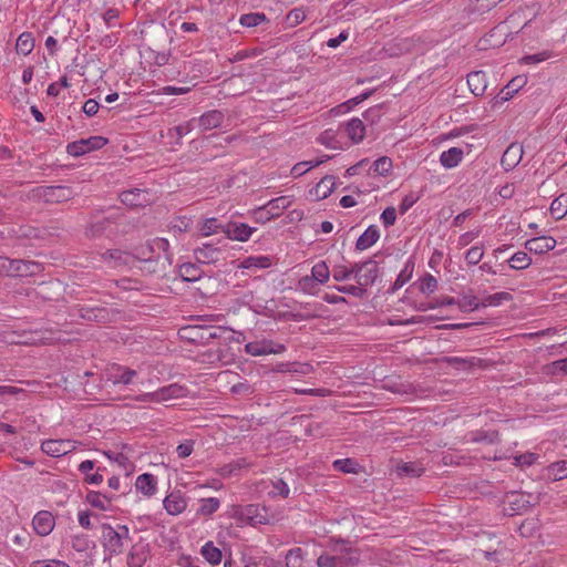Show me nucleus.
<instances>
[{
	"instance_id": "obj_18",
	"label": "nucleus",
	"mask_w": 567,
	"mask_h": 567,
	"mask_svg": "<svg viewBox=\"0 0 567 567\" xmlns=\"http://www.w3.org/2000/svg\"><path fill=\"white\" fill-rule=\"evenodd\" d=\"M555 246L556 240L550 236L535 237L525 243V248L536 255L546 254L553 250Z\"/></svg>"
},
{
	"instance_id": "obj_49",
	"label": "nucleus",
	"mask_w": 567,
	"mask_h": 567,
	"mask_svg": "<svg viewBox=\"0 0 567 567\" xmlns=\"http://www.w3.org/2000/svg\"><path fill=\"white\" fill-rule=\"evenodd\" d=\"M267 21V17L262 12H252L243 14L239 19L241 25L251 28Z\"/></svg>"
},
{
	"instance_id": "obj_42",
	"label": "nucleus",
	"mask_w": 567,
	"mask_h": 567,
	"mask_svg": "<svg viewBox=\"0 0 567 567\" xmlns=\"http://www.w3.org/2000/svg\"><path fill=\"white\" fill-rule=\"evenodd\" d=\"M543 373L550 377L567 375V358L545 364Z\"/></svg>"
},
{
	"instance_id": "obj_10",
	"label": "nucleus",
	"mask_w": 567,
	"mask_h": 567,
	"mask_svg": "<svg viewBox=\"0 0 567 567\" xmlns=\"http://www.w3.org/2000/svg\"><path fill=\"white\" fill-rule=\"evenodd\" d=\"M256 228L248 226L245 223L228 221L223 227V233L230 240L247 241Z\"/></svg>"
},
{
	"instance_id": "obj_51",
	"label": "nucleus",
	"mask_w": 567,
	"mask_h": 567,
	"mask_svg": "<svg viewBox=\"0 0 567 567\" xmlns=\"http://www.w3.org/2000/svg\"><path fill=\"white\" fill-rule=\"evenodd\" d=\"M318 282L311 276H303L298 280V289L308 295H317Z\"/></svg>"
},
{
	"instance_id": "obj_8",
	"label": "nucleus",
	"mask_w": 567,
	"mask_h": 567,
	"mask_svg": "<svg viewBox=\"0 0 567 567\" xmlns=\"http://www.w3.org/2000/svg\"><path fill=\"white\" fill-rule=\"evenodd\" d=\"M238 517L251 526L268 524V513L265 506L249 504L240 509Z\"/></svg>"
},
{
	"instance_id": "obj_43",
	"label": "nucleus",
	"mask_w": 567,
	"mask_h": 567,
	"mask_svg": "<svg viewBox=\"0 0 567 567\" xmlns=\"http://www.w3.org/2000/svg\"><path fill=\"white\" fill-rule=\"evenodd\" d=\"M414 264L409 261L405 264L404 268L398 275L393 286L390 288L389 292L393 293L400 288H402L412 277Z\"/></svg>"
},
{
	"instance_id": "obj_46",
	"label": "nucleus",
	"mask_w": 567,
	"mask_h": 567,
	"mask_svg": "<svg viewBox=\"0 0 567 567\" xmlns=\"http://www.w3.org/2000/svg\"><path fill=\"white\" fill-rule=\"evenodd\" d=\"M508 503L514 512L526 511L530 506L529 499L522 493H512Z\"/></svg>"
},
{
	"instance_id": "obj_3",
	"label": "nucleus",
	"mask_w": 567,
	"mask_h": 567,
	"mask_svg": "<svg viewBox=\"0 0 567 567\" xmlns=\"http://www.w3.org/2000/svg\"><path fill=\"white\" fill-rule=\"evenodd\" d=\"M43 267L40 262L23 259H11L2 256L0 259V275L9 277H33L40 274Z\"/></svg>"
},
{
	"instance_id": "obj_60",
	"label": "nucleus",
	"mask_w": 567,
	"mask_h": 567,
	"mask_svg": "<svg viewBox=\"0 0 567 567\" xmlns=\"http://www.w3.org/2000/svg\"><path fill=\"white\" fill-rule=\"evenodd\" d=\"M551 56H553V52L546 50V51H543V52H539L536 54L525 55L522 59V62L525 64H536V63L544 62V61L550 59Z\"/></svg>"
},
{
	"instance_id": "obj_36",
	"label": "nucleus",
	"mask_w": 567,
	"mask_h": 567,
	"mask_svg": "<svg viewBox=\"0 0 567 567\" xmlns=\"http://www.w3.org/2000/svg\"><path fill=\"white\" fill-rule=\"evenodd\" d=\"M202 269L195 264L185 262L179 266V276L184 281H197L202 278Z\"/></svg>"
},
{
	"instance_id": "obj_52",
	"label": "nucleus",
	"mask_w": 567,
	"mask_h": 567,
	"mask_svg": "<svg viewBox=\"0 0 567 567\" xmlns=\"http://www.w3.org/2000/svg\"><path fill=\"white\" fill-rule=\"evenodd\" d=\"M457 306L462 311H473L482 307L474 295H463L457 299Z\"/></svg>"
},
{
	"instance_id": "obj_56",
	"label": "nucleus",
	"mask_w": 567,
	"mask_h": 567,
	"mask_svg": "<svg viewBox=\"0 0 567 567\" xmlns=\"http://www.w3.org/2000/svg\"><path fill=\"white\" fill-rule=\"evenodd\" d=\"M484 256L483 245L471 247L465 254V261L470 266L477 265Z\"/></svg>"
},
{
	"instance_id": "obj_15",
	"label": "nucleus",
	"mask_w": 567,
	"mask_h": 567,
	"mask_svg": "<svg viewBox=\"0 0 567 567\" xmlns=\"http://www.w3.org/2000/svg\"><path fill=\"white\" fill-rule=\"evenodd\" d=\"M120 199L131 208L144 207L150 203L148 193L138 188L122 192Z\"/></svg>"
},
{
	"instance_id": "obj_32",
	"label": "nucleus",
	"mask_w": 567,
	"mask_h": 567,
	"mask_svg": "<svg viewBox=\"0 0 567 567\" xmlns=\"http://www.w3.org/2000/svg\"><path fill=\"white\" fill-rule=\"evenodd\" d=\"M158 401L164 402L171 399L183 398L186 394V389L177 383L163 386L157 390Z\"/></svg>"
},
{
	"instance_id": "obj_2",
	"label": "nucleus",
	"mask_w": 567,
	"mask_h": 567,
	"mask_svg": "<svg viewBox=\"0 0 567 567\" xmlns=\"http://www.w3.org/2000/svg\"><path fill=\"white\" fill-rule=\"evenodd\" d=\"M130 539V529L126 525L102 524V545L110 556H117L124 551L125 542Z\"/></svg>"
},
{
	"instance_id": "obj_41",
	"label": "nucleus",
	"mask_w": 567,
	"mask_h": 567,
	"mask_svg": "<svg viewBox=\"0 0 567 567\" xmlns=\"http://www.w3.org/2000/svg\"><path fill=\"white\" fill-rule=\"evenodd\" d=\"M34 48V38L30 32H23L19 35L16 50L19 54L28 55Z\"/></svg>"
},
{
	"instance_id": "obj_29",
	"label": "nucleus",
	"mask_w": 567,
	"mask_h": 567,
	"mask_svg": "<svg viewBox=\"0 0 567 567\" xmlns=\"http://www.w3.org/2000/svg\"><path fill=\"white\" fill-rule=\"evenodd\" d=\"M113 497L114 495H106L100 492L90 491L86 494L85 499L92 507L99 508L101 511H107L111 506Z\"/></svg>"
},
{
	"instance_id": "obj_11",
	"label": "nucleus",
	"mask_w": 567,
	"mask_h": 567,
	"mask_svg": "<svg viewBox=\"0 0 567 567\" xmlns=\"http://www.w3.org/2000/svg\"><path fill=\"white\" fill-rule=\"evenodd\" d=\"M55 526V518L49 511L38 512L32 519L33 530L39 536H48Z\"/></svg>"
},
{
	"instance_id": "obj_55",
	"label": "nucleus",
	"mask_w": 567,
	"mask_h": 567,
	"mask_svg": "<svg viewBox=\"0 0 567 567\" xmlns=\"http://www.w3.org/2000/svg\"><path fill=\"white\" fill-rule=\"evenodd\" d=\"M323 162H324V159H316V161L297 163L291 168V174L293 177H299V176L306 174L310 168L317 167L320 164H322Z\"/></svg>"
},
{
	"instance_id": "obj_64",
	"label": "nucleus",
	"mask_w": 567,
	"mask_h": 567,
	"mask_svg": "<svg viewBox=\"0 0 567 567\" xmlns=\"http://www.w3.org/2000/svg\"><path fill=\"white\" fill-rule=\"evenodd\" d=\"M30 567H70L66 563L59 559L37 560Z\"/></svg>"
},
{
	"instance_id": "obj_19",
	"label": "nucleus",
	"mask_w": 567,
	"mask_h": 567,
	"mask_svg": "<svg viewBox=\"0 0 567 567\" xmlns=\"http://www.w3.org/2000/svg\"><path fill=\"white\" fill-rule=\"evenodd\" d=\"M196 261L200 264L217 262L221 256V249L212 244H203L200 247L194 249Z\"/></svg>"
},
{
	"instance_id": "obj_44",
	"label": "nucleus",
	"mask_w": 567,
	"mask_h": 567,
	"mask_svg": "<svg viewBox=\"0 0 567 567\" xmlns=\"http://www.w3.org/2000/svg\"><path fill=\"white\" fill-rule=\"evenodd\" d=\"M318 284H326L330 278V270L326 261L317 262L312 269L310 275Z\"/></svg>"
},
{
	"instance_id": "obj_61",
	"label": "nucleus",
	"mask_w": 567,
	"mask_h": 567,
	"mask_svg": "<svg viewBox=\"0 0 567 567\" xmlns=\"http://www.w3.org/2000/svg\"><path fill=\"white\" fill-rule=\"evenodd\" d=\"M336 289L339 292L348 293V295H351V296H354V297H359V298L364 297L365 293H367V289L363 286H360V285H358V286H353V285L337 286Z\"/></svg>"
},
{
	"instance_id": "obj_38",
	"label": "nucleus",
	"mask_w": 567,
	"mask_h": 567,
	"mask_svg": "<svg viewBox=\"0 0 567 567\" xmlns=\"http://www.w3.org/2000/svg\"><path fill=\"white\" fill-rule=\"evenodd\" d=\"M550 215L559 220L564 218L567 214V193L560 194L556 197L550 205Z\"/></svg>"
},
{
	"instance_id": "obj_50",
	"label": "nucleus",
	"mask_w": 567,
	"mask_h": 567,
	"mask_svg": "<svg viewBox=\"0 0 567 567\" xmlns=\"http://www.w3.org/2000/svg\"><path fill=\"white\" fill-rule=\"evenodd\" d=\"M286 565L287 567H306L300 547L292 548L287 553Z\"/></svg>"
},
{
	"instance_id": "obj_9",
	"label": "nucleus",
	"mask_w": 567,
	"mask_h": 567,
	"mask_svg": "<svg viewBox=\"0 0 567 567\" xmlns=\"http://www.w3.org/2000/svg\"><path fill=\"white\" fill-rule=\"evenodd\" d=\"M173 256L167 251H164L155 257L143 262L141 269L151 275L164 276L167 268L172 265Z\"/></svg>"
},
{
	"instance_id": "obj_7",
	"label": "nucleus",
	"mask_w": 567,
	"mask_h": 567,
	"mask_svg": "<svg viewBox=\"0 0 567 567\" xmlns=\"http://www.w3.org/2000/svg\"><path fill=\"white\" fill-rule=\"evenodd\" d=\"M245 351L254 357L267 355V354H279L286 351V346L282 343L275 342L272 340H261L248 342L245 346Z\"/></svg>"
},
{
	"instance_id": "obj_47",
	"label": "nucleus",
	"mask_w": 567,
	"mask_h": 567,
	"mask_svg": "<svg viewBox=\"0 0 567 567\" xmlns=\"http://www.w3.org/2000/svg\"><path fill=\"white\" fill-rule=\"evenodd\" d=\"M508 262L511 268L520 270L530 266L532 258L525 251H518L509 258Z\"/></svg>"
},
{
	"instance_id": "obj_59",
	"label": "nucleus",
	"mask_w": 567,
	"mask_h": 567,
	"mask_svg": "<svg viewBox=\"0 0 567 567\" xmlns=\"http://www.w3.org/2000/svg\"><path fill=\"white\" fill-rule=\"evenodd\" d=\"M436 288H437V280L432 275L426 274L421 279V282H420L421 292L430 295V293L434 292L436 290Z\"/></svg>"
},
{
	"instance_id": "obj_62",
	"label": "nucleus",
	"mask_w": 567,
	"mask_h": 567,
	"mask_svg": "<svg viewBox=\"0 0 567 567\" xmlns=\"http://www.w3.org/2000/svg\"><path fill=\"white\" fill-rule=\"evenodd\" d=\"M311 370L308 363H293V364H281L279 371L293 372L299 374H307Z\"/></svg>"
},
{
	"instance_id": "obj_5",
	"label": "nucleus",
	"mask_w": 567,
	"mask_h": 567,
	"mask_svg": "<svg viewBox=\"0 0 567 567\" xmlns=\"http://www.w3.org/2000/svg\"><path fill=\"white\" fill-rule=\"evenodd\" d=\"M169 249V243L165 238H154L152 240H147L145 244H142L134 248V251L131 252L133 256V261L135 259L140 260L142 264L156 255H159Z\"/></svg>"
},
{
	"instance_id": "obj_45",
	"label": "nucleus",
	"mask_w": 567,
	"mask_h": 567,
	"mask_svg": "<svg viewBox=\"0 0 567 567\" xmlns=\"http://www.w3.org/2000/svg\"><path fill=\"white\" fill-rule=\"evenodd\" d=\"M225 225H223L221 223H219V220L215 217H212V218H207L205 219L200 225H199V231L203 236H210L213 234H216L218 233L219 230L223 231V227Z\"/></svg>"
},
{
	"instance_id": "obj_22",
	"label": "nucleus",
	"mask_w": 567,
	"mask_h": 567,
	"mask_svg": "<svg viewBox=\"0 0 567 567\" xmlns=\"http://www.w3.org/2000/svg\"><path fill=\"white\" fill-rule=\"evenodd\" d=\"M137 372L127 367L114 365L113 371L110 373L109 380L114 384L128 385L134 382Z\"/></svg>"
},
{
	"instance_id": "obj_1",
	"label": "nucleus",
	"mask_w": 567,
	"mask_h": 567,
	"mask_svg": "<svg viewBox=\"0 0 567 567\" xmlns=\"http://www.w3.org/2000/svg\"><path fill=\"white\" fill-rule=\"evenodd\" d=\"M355 549L346 546L344 542L337 543L330 553H323L317 559L319 567H352L359 563Z\"/></svg>"
},
{
	"instance_id": "obj_37",
	"label": "nucleus",
	"mask_w": 567,
	"mask_h": 567,
	"mask_svg": "<svg viewBox=\"0 0 567 567\" xmlns=\"http://www.w3.org/2000/svg\"><path fill=\"white\" fill-rule=\"evenodd\" d=\"M195 125H196V117L190 118L189 121H187L181 125L169 128L167 135L172 138L176 137V144L181 145L182 137L184 135L190 133L195 128Z\"/></svg>"
},
{
	"instance_id": "obj_27",
	"label": "nucleus",
	"mask_w": 567,
	"mask_h": 567,
	"mask_svg": "<svg viewBox=\"0 0 567 567\" xmlns=\"http://www.w3.org/2000/svg\"><path fill=\"white\" fill-rule=\"evenodd\" d=\"M344 131L349 138L354 143L362 141L365 135V126L363 122L358 117H353L347 122L344 125Z\"/></svg>"
},
{
	"instance_id": "obj_58",
	"label": "nucleus",
	"mask_w": 567,
	"mask_h": 567,
	"mask_svg": "<svg viewBox=\"0 0 567 567\" xmlns=\"http://www.w3.org/2000/svg\"><path fill=\"white\" fill-rule=\"evenodd\" d=\"M424 471L419 464L409 462L398 467V473L405 476H420Z\"/></svg>"
},
{
	"instance_id": "obj_57",
	"label": "nucleus",
	"mask_w": 567,
	"mask_h": 567,
	"mask_svg": "<svg viewBox=\"0 0 567 567\" xmlns=\"http://www.w3.org/2000/svg\"><path fill=\"white\" fill-rule=\"evenodd\" d=\"M219 508V501L216 497H209L202 501V505L198 508L200 515H212Z\"/></svg>"
},
{
	"instance_id": "obj_35",
	"label": "nucleus",
	"mask_w": 567,
	"mask_h": 567,
	"mask_svg": "<svg viewBox=\"0 0 567 567\" xmlns=\"http://www.w3.org/2000/svg\"><path fill=\"white\" fill-rule=\"evenodd\" d=\"M527 83V79L525 75H517L515 78H513L507 84L506 86L502 90V96H501V100L502 101H507L509 100L511 97H513V95L518 92L523 86H525V84Z\"/></svg>"
},
{
	"instance_id": "obj_16",
	"label": "nucleus",
	"mask_w": 567,
	"mask_h": 567,
	"mask_svg": "<svg viewBox=\"0 0 567 567\" xmlns=\"http://www.w3.org/2000/svg\"><path fill=\"white\" fill-rule=\"evenodd\" d=\"M524 151L523 146L517 143H512L504 152L501 158V165L506 171L509 172L515 168L519 162L522 161Z\"/></svg>"
},
{
	"instance_id": "obj_30",
	"label": "nucleus",
	"mask_w": 567,
	"mask_h": 567,
	"mask_svg": "<svg viewBox=\"0 0 567 567\" xmlns=\"http://www.w3.org/2000/svg\"><path fill=\"white\" fill-rule=\"evenodd\" d=\"M111 224L112 220L109 217L92 220L86 227L85 235L89 238H99L106 233Z\"/></svg>"
},
{
	"instance_id": "obj_14",
	"label": "nucleus",
	"mask_w": 567,
	"mask_h": 567,
	"mask_svg": "<svg viewBox=\"0 0 567 567\" xmlns=\"http://www.w3.org/2000/svg\"><path fill=\"white\" fill-rule=\"evenodd\" d=\"M225 120V114L220 110H210L203 113L198 118H196V124L202 131H209L213 128H218L223 125Z\"/></svg>"
},
{
	"instance_id": "obj_54",
	"label": "nucleus",
	"mask_w": 567,
	"mask_h": 567,
	"mask_svg": "<svg viewBox=\"0 0 567 567\" xmlns=\"http://www.w3.org/2000/svg\"><path fill=\"white\" fill-rule=\"evenodd\" d=\"M307 14L303 8H293L286 16L288 27L293 28L305 21Z\"/></svg>"
},
{
	"instance_id": "obj_33",
	"label": "nucleus",
	"mask_w": 567,
	"mask_h": 567,
	"mask_svg": "<svg viewBox=\"0 0 567 567\" xmlns=\"http://www.w3.org/2000/svg\"><path fill=\"white\" fill-rule=\"evenodd\" d=\"M334 186V177L327 175L321 178L311 193H313L318 199H324L333 192Z\"/></svg>"
},
{
	"instance_id": "obj_21",
	"label": "nucleus",
	"mask_w": 567,
	"mask_h": 567,
	"mask_svg": "<svg viewBox=\"0 0 567 567\" xmlns=\"http://www.w3.org/2000/svg\"><path fill=\"white\" fill-rule=\"evenodd\" d=\"M74 310L80 318L89 321L106 322L109 321L110 313L106 308H86L82 306L74 307Z\"/></svg>"
},
{
	"instance_id": "obj_63",
	"label": "nucleus",
	"mask_w": 567,
	"mask_h": 567,
	"mask_svg": "<svg viewBox=\"0 0 567 567\" xmlns=\"http://www.w3.org/2000/svg\"><path fill=\"white\" fill-rule=\"evenodd\" d=\"M90 539L87 535H75L72 538V548L76 551H85L90 548Z\"/></svg>"
},
{
	"instance_id": "obj_53",
	"label": "nucleus",
	"mask_w": 567,
	"mask_h": 567,
	"mask_svg": "<svg viewBox=\"0 0 567 567\" xmlns=\"http://www.w3.org/2000/svg\"><path fill=\"white\" fill-rule=\"evenodd\" d=\"M446 361L449 362V364L454 365L457 369L467 370V369H472V368L476 367L481 360L476 359V358L453 357V358H447Z\"/></svg>"
},
{
	"instance_id": "obj_25",
	"label": "nucleus",
	"mask_w": 567,
	"mask_h": 567,
	"mask_svg": "<svg viewBox=\"0 0 567 567\" xmlns=\"http://www.w3.org/2000/svg\"><path fill=\"white\" fill-rule=\"evenodd\" d=\"M380 238L379 229L375 225L369 226L355 243L357 250H365L374 245Z\"/></svg>"
},
{
	"instance_id": "obj_6",
	"label": "nucleus",
	"mask_w": 567,
	"mask_h": 567,
	"mask_svg": "<svg viewBox=\"0 0 567 567\" xmlns=\"http://www.w3.org/2000/svg\"><path fill=\"white\" fill-rule=\"evenodd\" d=\"M107 144V138L103 136H91L89 138H82L66 146L68 154L72 156H82L91 151L100 150Z\"/></svg>"
},
{
	"instance_id": "obj_34",
	"label": "nucleus",
	"mask_w": 567,
	"mask_h": 567,
	"mask_svg": "<svg viewBox=\"0 0 567 567\" xmlns=\"http://www.w3.org/2000/svg\"><path fill=\"white\" fill-rule=\"evenodd\" d=\"M368 173L375 176H386L392 168V161L386 156L375 159L373 163L369 162Z\"/></svg>"
},
{
	"instance_id": "obj_26",
	"label": "nucleus",
	"mask_w": 567,
	"mask_h": 567,
	"mask_svg": "<svg viewBox=\"0 0 567 567\" xmlns=\"http://www.w3.org/2000/svg\"><path fill=\"white\" fill-rule=\"evenodd\" d=\"M508 35V28L505 23H501L493 28L483 39L484 42L493 47L503 45Z\"/></svg>"
},
{
	"instance_id": "obj_20",
	"label": "nucleus",
	"mask_w": 567,
	"mask_h": 567,
	"mask_svg": "<svg viewBox=\"0 0 567 567\" xmlns=\"http://www.w3.org/2000/svg\"><path fill=\"white\" fill-rule=\"evenodd\" d=\"M102 259L112 267L128 266L133 262L132 254L120 249H109L104 251Z\"/></svg>"
},
{
	"instance_id": "obj_23",
	"label": "nucleus",
	"mask_w": 567,
	"mask_h": 567,
	"mask_svg": "<svg viewBox=\"0 0 567 567\" xmlns=\"http://www.w3.org/2000/svg\"><path fill=\"white\" fill-rule=\"evenodd\" d=\"M163 505L169 515H178L186 509L187 503L179 492H173L165 497Z\"/></svg>"
},
{
	"instance_id": "obj_17",
	"label": "nucleus",
	"mask_w": 567,
	"mask_h": 567,
	"mask_svg": "<svg viewBox=\"0 0 567 567\" xmlns=\"http://www.w3.org/2000/svg\"><path fill=\"white\" fill-rule=\"evenodd\" d=\"M291 204V200L287 196H280L278 198H274L269 200L264 207L255 210L254 214H262L266 212L269 216L266 218H272L279 216L286 208H288Z\"/></svg>"
},
{
	"instance_id": "obj_24",
	"label": "nucleus",
	"mask_w": 567,
	"mask_h": 567,
	"mask_svg": "<svg viewBox=\"0 0 567 567\" xmlns=\"http://www.w3.org/2000/svg\"><path fill=\"white\" fill-rule=\"evenodd\" d=\"M467 84L471 89V92L475 96H481L485 93L487 83H486V74L483 71H474L467 75Z\"/></svg>"
},
{
	"instance_id": "obj_39",
	"label": "nucleus",
	"mask_w": 567,
	"mask_h": 567,
	"mask_svg": "<svg viewBox=\"0 0 567 567\" xmlns=\"http://www.w3.org/2000/svg\"><path fill=\"white\" fill-rule=\"evenodd\" d=\"M546 475L551 481L567 478V461H558L547 466Z\"/></svg>"
},
{
	"instance_id": "obj_40",
	"label": "nucleus",
	"mask_w": 567,
	"mask_h": 567,
	"mask_svg": "<svg viewBox=\"0 0 567 567\" xmlns=\"http://www.w3.org/2000/svg\"><path fill=\"white\" fill-rule=\"evenodd\" d=\"M203 557L212 565H218L221 561V551L213 542H207L200 549Z\"/></svg>"
},
{
	"instance_id": "obj_4",
	"label": "nucleus",
	"mask_w": 567,
	"mask_h": 567,
	"mask_svg": "<svg viewBox=\"0 0 567 567\" xmlns=\"http://www.w3.org/2000/svg\"><path fill=\"white\" fill-rule=\"evenodd\" d=\"M74 192L69 186H38L31 190L33 199L43 200L48 204H60L74 197Z\"/></svg>"
},
{
	"instance_id": "obj_12",
	"label": "nucleus",
	"mask_w": 567,
	"mask_h": 567,
	"mask_svg": "<svg viewBox=\"0 0 567 567\" xmlns=\"http://www.w3.org/2000/svg\"><path fill=\"white\" fill-rule=\"evenodd\" d=\"M360 268H362V272L357 274V284L367 289L375 282L379 276V265L375 260L369 259L361 262Z\"/></svg>"
},
{
	"instance_id": "obj_48",
	"label": "nucleus",
	"mask_w": 567,
	"mask_h": 567,
	"mask_svg": "<svg viewBox=\"0 0 567 567\" xmlns=\"http://www.w3.org/2000/svg\"><path fill=\"white\" fill-rule=\"evenodd\" d=\"M513 299L509 292L501 291L484 297L481 301L482 307L487 306H499L504 301H511Z\"/></svg>"
},
{
	"instance_id": "obj_28",
	"label": "nucleus",
	"mask_w": 567,
	"mask_h": 567,
	"mask_svg": "<svg viewBox=\"0 0 567 567\" xmlns=\"http://www.w3.org/2000/svg\"><path fill=\"white\" fill-rule=\"evenodd\" d=\"M156 478L154 475L150 473H144L136 478V489L140 491L145 496H152L156 492Z\"/></svg>"
},
{
	"instance_id": "obj_31",
	"label": "nucleus",
	"mask_w": 567,
	"mask_h": 567,
	"mask_svg": "<svg viewBox=\"0 0 567 567\" xmlns=\"http://www.w3.org/2000/svg\"><path fill=\"white\" fill-rule=\"evenodd\" d=\"M463 155L464 153L462 148L451 147L441 154L440 162L445 168H453L461 163Z\"/></svg>"
},
{
	"instance_id": "obj_13",
	"label": "nucleus",
	"mask_w": 567,
	"mask_h": 567,
	"mask_svg": "<svg viewBox=\"0 0 567 567\" xmlns=\"http://www.w3.org/2000/svg\"><path fill=\"white\" fill-rule=\"evenodd\" d=\"M73 449L72 442L68 440H47L41 444L42 452L52 457L63 456Z\"/></svg>"
}]
</instances>
